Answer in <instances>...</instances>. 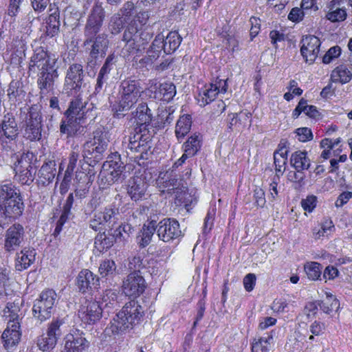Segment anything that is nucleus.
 Instances as JSON below:
<instances>
[{
    "instance_id": "obj_47",
    "label": "nucleus",
    "mask_w": 352,
    "mask_h": 352,
    "mask_svg": "<svg viewBox=\"0 0 352 352\" xmlns=\"http://www.w3.org/2000/svg\"><path fill=\"white\" fill-rule=\"evenodd\" d=\"M322 267L317 262H309L305 265V271L310 280H318L322 274Z\"/></svg>"
},
{
    "instance_id": "obj_33",
    "label": "nucleus",
    "mask_w": 352,
    "mask_h": 352,
    "mask_svg": "<svg viewBox=\"0 0 352 352\" xmlns=\"http://www.w3.org/2000/svg\"><path fill=\"white\" fill-rule=\"evenodd\" d=\"M38 86L43 94H47L52 88L54 84V78L58 76L56 69L50 71H43L38 74Z\"/></svg>"
},
{
    "instance_id": "obj_20",
    "label": "nucleus",
    "mask_w": 352,
    "mask_h": 352,
    "mask_svg": "<svg viewBox=\"0 0 352 352\" xmlns=\"http://www.w3.org/2000/svg\"><path fill=\"white\" fill-rule=\"evenodd\" d=\"M89 347L90 342L83 333H69L64 338L62 352H87Z\"/></svg>"
},
{
    "instance_id": "obj_61",
    "label": "nucleus",
    "mask_w": 352,
    "mask_h": 352,
    "mask_svg": "<svg viewBox=\"0 0 352 352\" xmlns=\"http://www.w3.org/2000/svg\"><path fill=\"white\" fill-rule=\"evenodd\" d=\"M10 271L6 268L0 267V296L5 292V286L9 280Z\"/></svg>"
},
{
    "instance_id": "obj_27",
    "label": "nucleus",
    "mask_w": 352,
    "mask_h": 352,
    "mask_svg": "<svg viewBox=\"0 0 352 352\" xmlns=\"http://www.w3.org/2000/svg\"><path fill=\"white\" fill-rule=\"evenodd\" d=\"M36 252L34 248H24L15 256V269L21 272L28 269L35 261Z\"/></svg>"
},
{
    "instance_id": "obj_28",
    "label": "nucleus",
    "mask_w": 352,
    "mask_h": 352,
    "mask_svg": "<svg viewBox=\"0 0 352 352\" xmlns=\"http://www.w3.org/2000/svg\"><path fill=\"white\" fill-rule=\"evenodd\" d=\"M147 187L148 184L145 181V177L143 175H136L130 181L128 193L133 200L137 201L142 197Z\"/></svg>"
},
{
    "instance_id": "obj_3",
    "label": "nucleus",
    "mask_w": 352,
    "mask_h": 352,
    "mask_svg": "<svg viewBox=\"0 0 352 352\" xmlns=\"http://www.w3.org/2000/svg\"><path fill=\"white\" fill-rule=\"evenodd\" d=\"M94 108L93 103L83 101L78 97L73 100L65 113V117L61 120L60 133L69 136L74 135L80 126L85 124L86 120L91 116Z\"/></svg>"
},
{
    "instance_id": "obj_63",
    "label": "nucleus",
    "mask_w": 352,
    "mask_h": 352,
    "mask_svg": "<svg viewBox=\"0 0 352 352\" xmlns=\"http://www.w3.org/2000/svg\"><path fill=\"white\" fill-rule=\"evenodd\" d=\"M23 0H10L8 8V14L10 16H15L19 13L20 6Z\"/></svg>"
},
{
    "instance_id": "obj_60",
    "label": "nucleus",
    "mask_w": 352,
    "mask_h": 352,
    "mask_svg": "<svg viewBox=\"0 0 352 352\" xmlns=\"http://www.w3.org/2000/svg\"><path fill=\"white\" fill-rule=\"evenodd\" d=\"M175 197L177 202L180 205L183 204L185 206H187L191 204L192 202L190 194L186 190L182 191L180 192L179 191H177Z\"/></svg>"
},
{
    "instance_id": "obj_10",
    "label": "nucleus",
    "mask_w": 352,
    "mask_h": 352,
    "mask_svg": "<svg viewBox=\"0 0 352 352\" xmlns=\"http://www.w3.org/2000/svg\"><path fill=\"white\" fill-rule=\"evenodd\" d=\"M26 239L25 230L19 223H14L5 231L3 249L6 253L13 254L23 247Z\"/></svg>"
},
{
    "instance_id": "obj_9",
    "label": "nucleus",
    "mask_w": 352,
    "mask_h": 352,
    "mask_svg": "<svg viewBox=\"0 0 352 352\" xmlns=\"http://www.w3.org/2000/svg\"><path fill=\"white\" fill-rule=\"evenodd\" d=\"M56 296L53 289L42 292L34 302L32 311L34 318L41 322L49 319L52 316Z\"/></svg>"
},
{
    "instance_id": "obj_2",
    "label": "nucleus",
    "mask_w": 352,
    "mask_h": 352,
    "mask_svg": "<svg viewBox=\"0 0 352 352\" xmlns=\"http://www.w3.org/2000/svg\"><path fill=\"white\" fill-rule=\"evenodd\" d=\"M149 17L150 14L147 11L138 12L124 30L122 39L125 43L122 51L124 56L142 52L151 39V33L142 31Z\"/></svg>"
},
{
    "instance_id": "obj_49",
    "label": "nucleus",
    "mask_w": 352,
    "mask_h": 352,
    "mask_svg": "<svg viewBox=\"0 0 352 352\" xmlns=\"http://www.w3.org/2000/svg\"><path fill=\"white\" fill-rule=\"evenodd\" d=\"M133 230L132 226L128 223H124L120 225L118 228H116L113 232V236L116 241H127L129 234Z\"/></svg>"
},
{
    "instance_id": "obj_30",
    "label": "nucleus",
    "mask_w": 352,
    "mask_h": 352,
    "mask_svg": "<svg viewBox=\"0 0 352 352\" xmlns=\"http://www.w3.org/2000/svg\"><path fill=\"white\" fill-rule=\"evenodd\" d=\"M6 320L8 324L10 323L19 324L24 317V310L19 305V302H8L3 310Z\"/></svg>"
},
{
    "instance_id": "obj_42",
    "label": "nucleus",
    "mask_w": 352,
    "mask_h": 352,
    "mask_svg": "<svg viewBox=\"0 0 352 352\" xmlns=\"http://www.w3.org/2000/svg\"><path fill=\"white\" fill-rule=\"evenodd\" d=\"M34 154L31 152L23 153L14 164V171L22 173L21 170H35L32 165Z\"/></svg>"
},
{
    "instance_id": "obj_6",
    "label": "nucleus",
    "mask_w": 352,
    "mask_h": 352,
    "mask_svg": "<svg viewBox=\"0 0 352 352\" xmlns=\"http://www.w3.org/2000/svg\"><path fill=\"white\" fill-rule=\"evenodd\" d=\"M19 129L12 113H6L0 120V141L1 148L13 155L21 150L23 144L19 139Z\"/></svg>"
},
{
    "instance_id": "obj_52",
    "label": "nucleus",
    "mask_w": 352,
    "mask_h": 352,
    "mask_svg": "<svg viewBox=\"0 0 352 352\" xmlns=\"http://www.w3.org/2000/svg\"><path fill=\"white\" fill-rule=\"evenodd\" d=\"M275 170L276 173L283 174L287 164V152H275L274 154Z\"/></svg>"
},
{
    "instance_id": "obj_32",
    "label": "nucleus",
    "mask_w": 352,
    "mask_h": 352,
    "mask_svg": "<svg viewBox=\"0 0 352 352\" xmlns=\"http://www.w3.org/2000/svg\"><path fill=\"white\" fill-rule=\"evenodd\" d=\"M328 11L326 18L331 22L343 21L346 18V11L344 8H340V0H332L327 6Z\"/></svg>"
},
{
    "instance_id": "obj_18",
    "label": "nucleus",
    "mask_w": 352,
    "mask_h": 352,
    "mask_svg": "<svg viewBox=\"0 0 352 352\" xmlns=\"http://www.w3.org/2000/svg\"><path fill=\"white\" fill-rule=\"evenodd\" d=\"M300 53L305 62L313 64L318 56L320 47V39L314 35H306L301 40Z\"/></svg>"
},
{
    "instance_id": "obj_50",
    "label": "nucleus",
    "mask_w": 352,
    "mask_h": 352,
    "mask_svg": "<svg viewBox=\"0 0 352 352\" xmlns=\"http://www.w3.org/2000/svg\"><path fill=\"white\" fill-rule=\"evenodd\" d=\"M124 20L120 13L113 14L109 23V30L112 34H118L122 30Z\"/></svg>"
},
{
    "instance_id": "obj_19",
    "label": "nucleus",
    "mask_w": 352,
    "mask_h": 352,
    "mask_svg": "<svg viewBox=\"0 0 352 352\" xmlns=\"http://www.w3.org/2000/svg\"><path fill=\"white\" fill-rule=\"evenodd\" d=\"M85 40L84 45L85 46L90 45L89 56L93 59L98 57H102L106 54V51L109 45L107 35L105 34H97L96 35L85 36Z\"/></svg>"
},
{
    "instance_id": "obj_48",
    "label": "nucleus",
    "mask_w": 352,
    "mask_h": 352,
    "mask_svg": "<svg viewBox=\"0 0 352 352\" xmlns=\"http://www.w3.org/2000/svg\"><path fill=\"white\" fill-rule=\"evenodd\" d=\"M79 158V153L73 151L69 157V163L65 173L63 181L68 182L71 180L72 176L76 168Z\"/></svg>"
},
{
    "instance_id": "obj_58",
    "label": "nucleus",
    "mask_w": 352,
    "mask_h": 352,
    "mask_svg": "<svg viewBox=\"0 0 352 352\" xmlns=\"http://www.w3.org/2000/svg\"><path fill=\"white\" fill-rule=\"evenodd\" d=\"M300 204L305 211L311 212L316 207L317 197L314 195H308L305 199H302Z\"/></svg>"
},
{
    "instance_id": "obj_46",
    "label": "nucleus",
    "mask_w": 352,
    "mask_h": 352,
    "mask_svg": "<svg viewBox=\"0 0 352 352\" xmlns=\"http://www.w3.org/2000/svg\"><path fill=\"white\" fill-rule=\"evenodd\" d=\"M119 292L116 289H106L102 294V301L100 302L101 307H113L118 304L117 298Z\"/></svg>"
},
{
    "instance_id": "obj_44",
    "label": "nucleus",
    "mask_w": 352,
    "mask_h": 352,
    "mask_svg": "<svg viewBox=\"0 0 352 352\" xmlns=\"http://www.w3.org/2000/svg\"><path fill=\"white\" fill-rule=\"evenodd\" d=\"M319 306L324 313L330 314L338 309L340 302L333 295L327 294L325 298L320 302Z\"/></svg>"
},
{
    "instance_id": "obj_8",
    "label": "nucleus",
    "mask_w": 352,
    "mask_h": 352,
    "mask_svg": "<svg viewBox=\"0 0 352 352\" xmlns=\"http://www.w3.org/2000/svg\"><path fill=\"white\" fill-rule=\"evenodd\" d=\"M121 215L118 208L109 206L104 208L102 211L94 213L90 220L89 227L100 233L102 230H113L118 223Z\"/></svg>"
},
{
    "instance_id": "obj_24",
    "label": "nucleus",
    "mask_w": 352,
    "mask_h": 352,
    "mask_svg": "<svg viewBox=\"0 0 352 352\" xmlns=\"http://www.w3.org/2000/svg\"><path fill=\"white\" fill-rule=\"evenodd\" d=\"M102 308L98 302L91 301L78 311L81 321L85 324H94L102 317Z\"/></svg>"
},
{
    "instance_id": "obj_40",
    "label": "nucleus",
    "mask_w": 352,
    "mask_h": 352,
    "mask_svg": "<svg viewBox=\"0 0 352 352\" xmlns=\"http://www.w3.org/2000/svg\"><path fill=\"white\" fill-rule=\"evenodd\" d=\"M273 340L272 332L267 333L258 340L254 339L252 345V352H268Z\"/></svg>"
},
{
    "instance_id": "obj_5",
    "label": "nucleus",
    "mask_w": 352,
    "mask_h": 352,
    "mask_svg": "<svg viewBox=\"0 0 352 352\" xmlns=\"http://www.w3.org/2000/svg\"><path fill=\"white\" fill-rule=\"evenodd\" d=\"M142 93L140 83L135 79H125L120 82L117 100L112 105L114 116L120 118L131 110Z\"/></svg>"
},
{
    "instance_id": "obj_31",
    "label": "nucleus",
    "mask_w": 352,
    "mask_h": 352,
    "mask_svg": "<svg viewBox=\"0 0 352 352\" xmlns=\"http://www.w3.org/2000/svg\"><path fill=\"white\" fill-rule=\"evenodd\" d=\"M56 162L50 160L45 163L39 170L38 184L42 186H47L52 183L56 176Z\"/></svg>"
},
{
    "instance_id": "obj_43",
    "label": "nucleus",
    "mask_w": 352,
    "mask_h": 352,
    "mask_svg": "<svg viewBox=\"0 0 352 352\" xmlns=\"http://www.w3.org/2000/svg\"><path fill=\"white\" fill-rule=\"evenodd\" d=\"M116 265L114 261L111 259H105L102 261L98 267V272L102 278L108 279L112 278L116 272Z\"/></svg>"
},
{
    "instance_id": "obj_14",
    "label": "nucleus",
    "mask_w": 352,
    "mask_h": 352,
    "mask_svg": "<svg viewBox=\"0 0 352 352\" xmlns=\"http://www.w3.org/2000/svg\"><path fill=\"white\" fill-rule=\"evenodd\" d=\"M23 137L31 141H38L42 137V116L41 113L31 109L23 125Z\"/></svg>"
},
{
    "instance_id": "obj_15",
    "label": "nucleus",
    "mask_w": 352,
    "mask_h": 352,
    "mask_svg": "<svg viewBox=\"0 0 352 352\" xmlns=\"http://www.w3.org/2000/svg\"><path fill=\"white\" fill-rule=\"evenodd\" d=\"M228 89L227 80L216 78L199 92L197 100L201 107L214 101L219 94H225Z\"/></svg>"
},
{
    "instance_id": "obj_13",
    "label": "nucleus",
    "mask_w": 352,
    "mask_h": 352,
    "mask_svg": "<svg viewBox=\"0 0 352 352\" xmlns=\"http://www.w3.org/2000/svg\"><path fill=\"white\" fill-rule=\"evenodd\" d=\"M83 66L80 63L71 64L66 72L64 89L67 94H73L79 92L84 81Z\"/></svg>"
},
{
    "instance_id": "obj_11",
    "label": "nucleus",
    "mask_w": 352,
    "mask_h": 352,
    "mask_svg": "<svg viewBox=\"0 0 352 352\" xmlns=\"http://www.w3.org/2000/svg\"><path fill=\"white\" fill-rule=\"evenodd\" d=\"M107 146L106 134L101 131H96L94 132V138L83 145V156L87 158L93 157L98 161L102 159Z\"/></svg>"
},
{
    "instance_id": "obj_16",
    "label": "nucleus",
    "mask_w": 352,
    "mask_h": 352,
    "mask_svg": "<svg viewBox=\"0 0 352 352\" xmlns=\"http://www.w3.org/2000/svg\"><path fill=\"white\" fill-rule=\"evenodd\" d=\"M156 232L160 240L170 242L181 236L179 222L171 218H166L155 224Z\"/></svg>"
},
{
    "instance_id": "obj_7",
    "label": "nucleus",
    "mask_w": 352,
    "mask_h": 352,
    "mask_svg": "<svg viewBox=\"0 0 352 352\" xmlns=\"http://www.w3.org/2000/svg\"><path fill=\"white\" fill-rule=\"evenodd\" d=\"M182 37L177 32H170L164 37L162 34H158L152 43L151 49L147 51L148 56L142 58L141 61L146 65L152 64L159 58L163 50L166 54L173 53L180 45Z\"/></svg>"
},
{
    "instance_id": "obj_57",
    "label": "nucleus",
    "mask_w": 352,
    "mask_h": 352,
    "mask_svg": "<svg viewBox=\"0 0 352 352\" xmlns=\"http://www.w3.org/2000/svg\"><path fill=\"white\" fill-rule=\"evenodd\" d=\"M341 52V48L338 45L331 47L322 57V63H330L340 56Z\"/></svg>"
},
{
    "instance_id": "obj_53",
    "label": "nucleus",
    "mask_w": 352,
    "mask_h": 352,
    "mask_svg": "<svg viewBox=\"0 0 352 352\" xmlns=\"http://www.w3.org/2000/svg\"><path fill=\"white\" fill-rule=\"evenodd\" d=\"M15 172V178L22 184L30 185L34 179V175L36 173V170H21L22 173H19V171Z\"/></svg>"
},
{
    "instance_id": "obj_1",
    "label": "nucleus",
    "mask_w": 352,
    "mask_h": 352,
    "mask_svg": "<svg viewBox=\"0 0 352 352\" xmlns=\"http://www.w3.org/2000/svg\"><path fill=\"white\" fill-rule=\"evenodd\" d=\"M131 116L137 126L131 131H124L122 146L140 153V158L144 159L151 148L152 135L147 126L153 119V113L147 103L142 102L132 111Z\"/></svg>"
},
{
    "instance_id": "obj_41",
    "label": "nucleus",
    "mask_w": 352,
    "mask_h": 352,
    "mask_svg": "<svg viewBox=\"0 0 352 352\" xmlns=\"http://www.w3.org/2000/svg\"><path fill=\"white\" fill-rule=\"evenodd\" d=\"M191 124V116L190 115L180 116L175 126V135L177 139L184 137L190 131Z\"/></svg>"
},
{
    "instance_id": "obj_26",
    "label": "nucleus",
    "mask_w": 352,
    "mask_h": 352,
    "mask_svg": "<svg viewBox=\"0 0 352 352\" xmlns=\"http://www.w3.org/2000/svg\"><path fill=\"white\" fill-rule=\"evenodd\" d=\"M77 285L79 290L85 293L89 289H97L99 278L89 270H82L77 277Z\"/></svg>"
},
{
    "instance_id": "obj_35",
    "label": "nucleus",
    "mask_w": 352,
    "mask_h": 352,
    "mask_svg": "<svg viewBox=\"0 0 352 352\" xmlns=\"http://www.w3.org/2000/svg\"><path fill=\"white\" fill-rule=\"evenodd\" d=\"M20 190L12 183H6L0 186V204L21 197Z\"/></svg>"
},
{
    "instance_id": "obj_59",
    "label": "nucleus",
    "mask_w": 352,
    "mask_h": 352,
    "mask_svg": "<svg viewBox=\"0 0 352 352\" xmlns=\"http://www.w3.org/2000/svg\"><path fill=\"white\" fill-rule=\"evenodd\" d=\"M298 140L300 142H305L312 140L313 134L310 129L307 127L298 128L296 131Z\"/></svg>"
},
{
    "instance_id": "obj_25",
    "label": "nucleus",
    "mask_w": 352,
    "mask_h": 352,
    "mask_svg": "<svg viewBox=\"0 0 352 352\" xmlns=\"http://www.w3.org/2000/svg\"><path fill=\"white\" fill-rule=\"evenodd\" d=\"M20 327L19 324L10 323L3 331L1 340L3 345L7 351L13 350L19 344L21 337Z\"/></svg>"
},
{
    "instance_id": "obj_51",
    "label": "nucleus",
    "mask_w": 352,
    "mask_h": 352,
    "mask_svg": "<svg viewBox=\"0 0 352 352\" xmlns=\"http://www.w3.org/2000/svg\"><path fill=\"white\" fill-rule=\"evenodd\" d=\"M332 78L335 81L346 83L351 79V74L345 67L340 66L333 70Z\"/></svg>"
},
{
    "instance_id": "obj_23",
    "label": "nucleus",
    "mask_w": 352,
    "mask_h": 352,
    "mask_svg": "<svg viewBox=\"0 0 352 352\" xmlns=\"http://www.w3.org/2000/svg\"><path fill=\"white\" fill-rule=\"evenodd\" d=\"M124 168V166L120 161H106L103 164L100 173L101 179L102 181L105 180V183L108 185L113 184L120 178Z\"/></svg>"
},
{
    "instance_id": "obj_12",
    "label": "nucleus",
    "mask_w": 352,
    "mask_h": 352,
    "mask_svg": "<svg viewBox=\"0 0 352 352\" xmlns=\"http://www.w3.org/2000/svg\"><path fill=\"white\" fill-rule=\"evenodd\" d=\"M56 60V56L49 54L43 47L36 48L29 63V72L36 74L53 69Z\"/></svg>"
},
{
    "instance_id": "obj_29",
    "label": "nucleus",
    "mask_w": 352,
    "mask_h": 352,
    "mask_svg": "<svg viewBox=\"0 0 352 352\" xmlns=\"http://www.w3.org/2000/svg\"><path fill=\"white\" fill-rule=\"evenodd\" d=\"M0 210L3 211L6 217L17 219L23 212L24 204L22 197H19L13 201L0 204Z\"/></svg>"
},
{
    "instance_id": "obj_21",
    "label": "nucleus",
    "mask_w": 352,
    "mask_h": 352,
    "mask_svg": "<svg viewBox=\"0 0 352 352\" xmlns=\"http://www.w3.org/2000/svg\"><path fill=\"white\" fill-rule=\"evenodd\" d=\"M105 16L104 9L100 6H95L89 15L85 28V36L96 35L100 31Z\"/></svg>"
},
{
    "instance_id": "obj_55",
    "label": "nucleus",
    "mask_w": 352,
    "mask_h": 352,
    "mask_svg": "<svg viewBox=\"0 0 352 352\" xmlns=\"http://www.w3.org/2000/svg\"><path fill=\"white\" fill-rule=\"evenodd\" d=\"M153 277L160 276L163 271V266L162 263L155 260H150L147 261L146 267L144 269Z\"/></svg>"
},
{
    "instance_id": "obj_39",
    "label": "nucleus",
    "mask_w": 352,
    "mask_h": 352,
    "mask_svg": "<svg viewBox=\"0 0 352 352\" xmlns=\"http://www.w3.org/2000/svg\"><path fill=\"white\" fill-rule=\"evenodd\" d=\"M60 25L59 14L56 12L51 14L46 21V35L50 38L57 36L60 32Z\"/></svg>"
},
{
    "instance_id": "obj_45",
    "label": "nucleus",
    "mask_w": 352,
    "mask_h": 352,
    "mask_svg": "<svg viewBox=\"0 0 352 352\" xmlns=\"http://www.w3.org/2000/svg\"><path fill=\"white\" fill-rule=\"evenodd\" d=\"M148 259H144V257L140 254H137L133 256L129 262V268L133 270V272H138L141 274V271L146 267Z\"/></svg>"
},
{
    "instance_id": "obj_38",
    "label": "nucleus",
    "mask_w": 352,
    "mask_h": 352,
    "mask_svg": "<svg viewBox=\"0 0 352 352\" xmlns=\"http://www.w3.org/2000/svg\"><path fill=\"white\" fill-rule=\"evenodd\" d=\"M201 137L198 134H194L188 138L182 146V149L186 155L192 157L197 154L201 148Z\"/></svg>"
},
{
    "instance_id": "obj_36",
    "label": "nucleus",
    "mask_w": 352,
    "mask_h": 352,
    "mask_svg": "<svg viewBox=\"0 0 352 352\" xmlns=\"http://www.w3.org/2000/svg\"><path fill=\"white\" fill-rule=\"evenodd\" d=\"M155 230V221H150L148 225H144L139 235L137 236L139 245L142 248L146 247L151 243Z\"/></svg>"
},
{
    "instance_id": "obj_37",
    "label": "nucleus",
    "mask_w": 352,
    "mask_h": 352,
    "mask_svg": "<svg viewBox=\"0 0 352 352\" xmlns=\"http://www.w3.org/2000/svg\"><path fill=\"white\" fill-rule=\"evenodd\" d=\"M291 164L298 172H300L309 168L310 160L307 157L306 152L298 151L292 155Z\"/></svg>"
},
{
    "instance_id": "obj_64",
    "label": "nucleus",
    "mask_w": 352,
    "mask_h": 352,
    "mask_svg": "<svg viewBox=\"0 0 352 352\" xmlns=\"http://www.w3.org/2000/svg\"><path fill=\"white\" fill-rule=\"evenodd\" d=\"M271 43L275 47H277L278 43L283 42L285 40V35L278 30H272L270 33Z\"/></svg>"
},
{
    "instance_id": "obj_22",
    "label": "nucleus",
    "mask_w": 352,
    "mask_h": 352,
    "mask_svg": "<svg viewBox=\"0 0 352 352\" xmlns=\"http://www.w3.org/2000/svg\"><path fill=\"white\" fill-rule=\"evenodd\" d=\"M60 322L58 321L51 323L46 334H43L38 339L37 345L40 350L49 352L55 347L58 336H60Z\"/></svg>"
},
{
    "instance_id": "obj_56",
    "label": "nucleus",
    "mask_w": 352,
    "mask_h": 352,
    "mask_svg": "<svg viewBox=\"0 0 352 352\" xmlns=\"http://www.w3.org/2000/svg\"><path fill=\"white\" fill-rule=\"evenodd\" d=\"M215 214H216V207L215 206H213L208 210L206 217L204 219V226H203L204 234H207L211 230V229L213 226V222H214Z\"/></svg>"
},
{
    "instance_id": "obj_54",
    "label": "nucleus",
    "mask_w": 352,
    "mask_h": 352,
    "mask_svg": "<svg viewBox=\"0 0 352 352\" xmlns=\"http://www.w3.org/2000/svg\"><path fill=\"white\" fill-rule=\"evenodd\" d=\"M102 233L98 234L95 239V247L98 248L100 252L107 250L112 245V241L107 237L104 234L105 230L102 231Z\"/></svg>"
},
{
    "instance_id": "obj_17",
    "label": "nucleus",
    "mask_w": 352,
    "mask_h": 352,
    "mask_svg": "<svg viewBox=\"0 0 352 352\" xmlns=\"http://www.w3.org/2000/svg\"><path fill=\"white\" fill-rule=\"evenodd\" d=\"M146 287L144 277L138 272L129 274L123 280L122 292L129 297L137 298L140 296Z\"/></svg>"
},
{
    "instance_id": "obj_62",
    "label": "nucleus",
    "mask_w": 352,
    "mask_h": 352,
    "mask_svg": "<svg viewBox=\"0 0 352 352\" xmlns=\"http://www.w3.org/2000/svg\"><path fill=\"white\" fill-rule=\"evenodd\" d=\"M254 199L257 206L263 207L266 203L264 190L261 188H256L254 190Z\"/></svg>"
},
{
    "instance_id": "obj_34",
    "label": "nucleus",
    "mask_w": 352,
    "mask_h": 352,
    "mask_svg": "<svg viewBox=\"0 0 352 352\" xmlns=\"http://www.w3.org/2000/svg\"><path fill=\"white\" fill-rule=\"evenodd\" d=\"M153 89H155L154 98L164 101H170L173 98L176 94V87L172 82H167L162 83L157 88L156 85L155 87L153 86L150 87V90L153 91Z\"/></svg>"
},
{
    "instance_id": "obj_4",
    "label": "nucleus",
    "mask_w": 352,
    "mask_h": 352,
    "mask_svg": "<svg viewBox=\"0 0 352 352\" xmlns=\"http://www.w3.org/2000/svg\"><path fill=\"white\" fill-rule=\"evenodd\" d=\"M144 314V309L135 300L126 302L113 318L106 328L107 333L122 334L139 324Z\"/></svg>"
}]
</instances>
